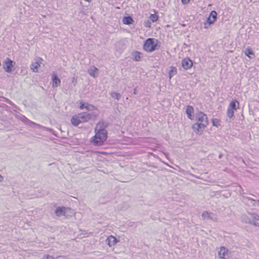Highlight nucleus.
<instances>
[{
	"label": "nucleus",
	"instance_id": "nucleus-1",
	"mask_svg": "<svg viewBox=\"0 0 259 259\" xmlns=\"http://www.w3.org/2000/svg\"><path fill=\"white\" fill-rule=\"evenodd\" d=\"M79 109L80 110L85 109L88 111L92 112V113H89L85 112H82L77 114L79 118L82 122H85L90 119H96L98 116V109L95 106L90 104L87 102L83 101L80 102Z\"/></svg>",
	"mask_w": 259,
	"mask_h": 259
},
{
	"label": "nucleus",
	"instance_id": "nucleus-2",
	"mask_svg": "<svg viewBox=\"0 0 259 259\" xmlns=\"http://www.w3.org/2000/svg\"><path fill=\"white\" fill-rule=\"evenodd\" d=\"M195 120L196 122L192 125V128L196 134L201 135L208 124V120L206 114L202 111L196 113Z\"/></svg>",
	"mask_w": 259,
	"mask_h": 259
},
{
	"label": "nucleus",
	"instance_id": "nucleus-3",
	"mask_svg": "<svg viewBox=\"0 0 259 259\" xmlns=\"http://www.w3.org/2000/svg\"><path fill=\"white\" fill-rule=\"evenodd\" d=\"M95 135L90 139V142L95 146H100L104 144L107 139V132H95Z\"/></svg>",
	"mask_w": 259,
	"mask_h": 259
},
{
	"label": "nucleus",
	"instance_id": "nucleus-4",
	"mask_svg": "<svg viewBox=\"0 0 259 259\" xmlns=\"http://www.w3.org/2000/svg\"><path fill=\"white\" fill-rule=\"evenodd\" d=\"M158 41L154 38L147 39L143 44V50L146 52L151 53L159 49Z\"/></svg>",
	"mask_w": 259,
	"mask_h": 259
},
{
	"label": "nucleus",
	"instance_id": "nucleus-5",
	"mask_svg": "<svg viewBox=\"0 0 259 259\" xmlns=\"http://www.w3.org/2000/svg\"><path fill=\"white\" fill-rule=\"evenodd\" d=\"M236 104L239 106V102L236 100H233L229 105L227 111V115L230 118L234 116V112L237 110Z\"/></svg>",
	"mask_w": 259,
	"mask_h": 259
},
{
	"label": "nucleus",
	"instance_id": "nucleus-6",
	"mask_svg": "<svg viewBox=\"0 0 259 259\" xmlns=\"http://www.w3.org/2000/svg\"><path fill=\"white\" fill-rule=\"evenodd\" d=\"M43 59L40 57H36L35 61L32 62L30 66L31 70L32 72L36 73L38 71V68L42 63Z\"/></svg>",
	"mask_w": 259,
	"mask_h": 259
},
{
	"label": "nucleus",
	"instance_id": "nucleus-7",
	"mask_svg": "<svg viewBox=\"0 0 259 259\" xmlns=\"http://www.w3.org/2000/svg\"><path fill=\"white\" fill-rule=\"evenodd\" d=\"M14 63L9 58H6L3 63V68L4 70L10 73L12 71V68L14 67Z\"/></svg>",
	"mask_w": 259,
	"mask_h": 259
},
{
	"label": "nucleus",
	"instance_id": "nucleus-8",
	"mask_svg": "<svg viewBox=\"0 0 259 259\" xmlns=\"http://www.w3.org/2000/svg\"><path fill=\"white\" fill-rule=\"evenodd\" d=\"M218 254L219 257L223 259H229V250L225 247L222 246L220 247V250L219 251Z\"/></svg>",
	"mask_w": 259,
	"mask_h": 259
},
{
	"label": "nucleus",
	"instance_id": "nucleus-9",
	"mask_svg": "<svg viewBox=\"0 0 259 259\" xmlns=\"http://www.w3.org/2000/svg\"><path fill=\"white\" fill-rule=\"evenodd\" d=\"M107 127V123L103 120H101L97 123L95 128V132H107L106 130Z\"/></svg>",
	"mask_w": 259,
	"mask_h": 259
},
{
	"label": "nucleus",
	"instance_id": "nucleus-10",
	"mask_svg": "<svg viewBox=\"0 0 259 259\" xmlns=\"http://www.w3.org/2000/svg\"><path fill=\"white\" fill-rule=\"evenodd\" d=\"M119 241L113 235L108 236L106 242L109 247H114Z\"/></svg>",
	"mask_w": 259,
	"mask_h": 259
},
{
	"label": "nucleus",
	"instance_id": "nucleus-11",
	"mask_svg": "<svg viewBox=\"0 0 259 259\" xmlns=\"http://www.w3.org/2000/svg\"><path fill=\"white\" fill-rule=\"evenodd\" d=\"M182 65L185 70H188L192 67L193 62L189 58H186L182 60Z\"/></svg>",
	"mask_w": 259,
	"mask_h": 259
},
{
	"label": "nucleus",
	"instance_id": "nucleus-12",
	"mask_svg": "<svg viewBox=\"0 0 259 259\" xmlns=\"http://www.w3.org/2000/svg\"><path fill=\"white\" fill-rule=\"evenodd\" d=\"M21 120L24 122L25 124L29 125V126L31 127H41V126L30 120L27 118H26L25 116L22 115L21 117Z\"/></svg>",
	"mask_w": 259,
	"mask_h": 259
},
{
	"label": "nucleus",
	"instance_id": "nucleus-13",
	"mask_svg": "<svg viewBox=\"0 0 259 259\" xmlns=\"http://www.w3.org/2000/svg\"><path fill=\"white\" fill-rule=\"evenodd\" d=\"M71 210V209L65 207H58L55 210V213L58 217L65 216L66 211Z\"/></svg>",
	"mask_w": 259,
	"mask_h": 259
},
{
	"label": "nucleus",
	"instance_id": "nucleus-14",
	"mask_svg": "<svg viewBox=\"0 0 259 259\" xmlns=\"http://www.w3.org/2000/svg\"><path fill=\"white\" fill-rule=\"evenodd\" d=\"M217 12L214 10L210 12L209 16L207 18L206 21L210 24H213L215 22V21L217 20Z\"/></svg>",
	"mask_w": 259,
	"mask_h": 259
},
{
	"label": "nucleus",
	"instance_id": "nucleus-15",
	"mask_svg": "<svg viewBox=\"0 0 259 259\" xmlns=\"http://www.w3.org/2000/svg\"><path fill=\"white\" fill-rule=\"evenodd\" d=\"M52 83L53 88L59 86L61 84V80L55 73L52 75Z\"/></svg>",
	"mask_w": 259,
	"mask_h": 259
},
{
	"label": "nucleus",
	"instance_id": "nucleus-16",
	"mask_svg": "<svg viewBox=\"0 0 259 259\" xmlns=\"http://www.w3.org/2000/svg\"><path fill=\"white\" fill-rule=\"evenodd\" d=\"M98 71L99 70L97 67L93 66L88 69V72L90 76L96 78L98 76Z\"/></svg>",
	"mask_w": 259,
	"mask_h": 259
},
{
	"label": "nucleus",
	"instance_id": "nucleus-17",
	"mask_svg": "<svg viewBox=\"0 0 259 259\" xmlns=\"http://www.w3.org/2000/svg\"><path fill=\"white\" fill-rule=\"evenodd\" d=\"M186 113L187 115V117L192 120L193 119V114L194 113V108L191 106H187L186 108Z\"/></svg>",
	"mask_w": 259,
	"mask_h": 259
},
{
	"label": "nucleus",
	"instance_id": "nucleus-18",
	"mask_svg": "<svg viewBox=\"0 0 259 259\" xmlns=\"http://www.w3.org/2000/svg\"><path fill=\"white\" fill-rule=\"evenodd\" d=\"M71 123L75 126H77L81 123L80 118H79L77 114H75L71 118Z\"/></svg>",
	"mask_w": 259,
	"mask_h": 259
},
{
	"label": "nucleus",
	"instance_id": "nucleus-19",
	"mask_svg": "<svg viewBox=\"0 0 259 259\" xmlns=\"http://www.w3.org/2000/svg\"><path fill=\"white\" fill-rule=\"evenodd\" d=\"M245 55L249 58L252 59L254 57V53L250 47H247L244 51Z\"/></svg>",
	"mask_w": 259,
	"mask_h": 259
},
{
	"label": "nucleus",
	"instance_id": "nucleus-20",
	"mask_svg": "<svg viewBox=\"0 0 259 259\" xmlns=\"http://www.w3.org/2000/svg\"><path fill=\"white\" fill-rule=\"evenodd\" d=\"M177 73V69L176 67L170 66L168 72L169 79H170L174 75Z\"/></svg>",
	"mask_w": 259,
	"mask_h": 259
},
{
	"label": "nucleus",
	"instance_id": "nucleus-21",
	"mask_svg": "<svg viewBox=\"0 0 259 259\" xmlns=\"http://www.w3.org/2000/svg\"><path fill=\"white\" fill-rule=\"evenodd\" d=\"M123 23L126 25L132 24L134 20L131 16L124 17L122 20Z\"/></svg>",
	"mask_w": 259,
	"mask_h": 259
},
{
	"label": "nucleus",
	"instance_id": "nucleus-22",
	"mask_svg": "<svg viewBox=\"0 0 259 259\" xmlns=\"http://www.w3.org/2000/svg\"><path fill=\"white\" fill-rule=\"evenodd\" d=\"M133 60L136 61H140L141 60V53L138 51H135L132 53Z\"/></svg>",
	"mask_w": 259,
	"mask_h": 259
},
{
	"label": "nucleus",
	"instance_id": "nucleus-23",
	"mask_svg": "<svg viewBox=\"0 0 259 259\" xmlns=\"http://www.w3.org/2000/svg\"><path fill=\"white\" fill-rule=\"evenodd\" d=\"M220 122H221V120L219 119L213 118L212 119V125L214 126H215L217 127H218L219 126L221 125Z\"/></svg>",
	"mask_w": 259,
	"mask_h": 259
},
{
	"label": "nucleus",
	"instance_id": "nucleus-24",
	"mask_svg": "<svg viewBox=\"0 0 259 259\" xmlns=\"http://www.w3.org/2000/svg\"><path fill=\"white\" fill-rule=\"evenodd\" d=\"M111 96L115 98L118 100H119L121 98V95L119 93L115 92H112L110 93Z\"/></svg>",
	"mask_w": 259,
	"mask_h": 259
},
{
	"label": "nucleus",
	"instance_id": "nucleus-25",
	"mask_svg": "<svg viewBox=\"0 0 259 259\" xmlns=\"http://www.w3.org/2000/svg\"><path fill=\"white\" fill-rule=\"evenodd\" d=\"M149 18L152 22H155L158 20V16L156 14H151Z\"/></svg>",
	"mask_w": 259,
	"mask_h": 259
},
{
	"label": "nucleus",
	"instance_id": "nucleus-26",
	"mask_svg": "<svg viewBox=\"0 0 259 259\" xmlns=\"http://www.w3.org/2000/svg\"><path fill=\"white\" fill-rule=\"evenodd\" d=\"M252 223L256 226L259 227V216L256 215L253 218Z\"/></svg>",
	"mask_w": 259,
	"mask_h": 259
},
{
	"label": "nucleus",
	"instance_id": "nucleus-27",
	"mask_svg": "<svg viewBox=\"0 0 259 259\" xmlns=\"http://www.w3.org/2000/svg\"><path fill=\"white\" fill-rule=\"evenodd\" d=\"M202 217L205 219L206 218H210V214L208 211H204L202 214Z\"/></svg>",
	"mask_w": 259,
	"mask_h": 259
},
{
	"label": "nucleus",
	"instance_id": "nucleus-28",
	"mask_svg": "<svg viewBox=\"0 0 259 259\" xmlns=\"http://www.w3.org/2000/svg\"><path fill=\"white\" fill-rule=\"evenodd\" d=\"M203 24H204V28L205 29H208L209 27V26L211 25V24H210L209 23H208L207 21L204 22L203 23Z\"/></svg>",
	"mask_w": 259,
	"mask_h": 259
},
{
	"label": "nucleus",
	"instance_id": "nucleus-29",
	"mask_svg": "<svg viewBox=\"0 0 259 259\" xmlns=\"http://www.w3.org/2000/svg\"><path fill=\"white\" fill-rule=\"evenodd\" d=\"M144 26L146 27L150 28L151 27V22L149 21H147L144 23Z\"/></svg>",
	"mask_w": 259,
	"mask_h": 259
},
{
	"label": "nucleus",
	"instance_id": "nucleus-30",
	"mask_svg": "<svg viewBox=\"0 0 259 259\" xmlns=\"http://www.w3.org/2000/svg\"><path fill=\"white\" fill-rule=\"evenodd\" d=\"M77 79L75 77H73L72 78V82L73 83L74 85L75 86L77 83Z\"/></svg>",
	"mask_w": 259,
	"mask_h": 259
},
{
	"label": "nucleus",
	"instance_id": "nucleus-31",
	"mask_svg": "<svg viewBox=\"0 0 259 259\" xmlns=\"http://www.w3.org/2000/svg\"><path fill=\"white\" fill-rule=\"evenodd\" d=\"M191 0H181V3L183 5H187L190 2Z\"/></svg>",
	"mask_w": 259,
	"mask_h": 259
},
{
	"label": "nucleus",
	"instance_id": "nucleus-32",
	"mask_svg": "<svg viewBox=\"0 0 259 259\" xmlns=\"http://www.w3.org/2000/svg\"><path fill=\"white\" fill-rule=\"evenodd\" d=\"M143 140H144V142H149V141L150 140V138H144V139H143Z\"/></svg>",
	"mask_w": 259,
	"mask_h": 259
},
{
	"label": "nucleus",
	"instance_id": "nucleus-33",
	"mask_svg": "<svg viewBox=\"0 0 259 259\" xmlns=\"http://www.w3.org/2000/svg\"><path fill=\"white\" fill-rule=\"evenodd\" d=\"M84 1L86 2H90L92 1V0H84Z\"/></svg>",
	"mask_w": 259,
	"mask_h": 259
},
{
	"label": "nucleus",
	"instance_id": "nucleus-34",
	"mask_svg": "<svg viewBox=\"0 0 259 259\" xmlns=\"http://www.w3.org/2000/svg\"><path fill=\"white\" fill-rule=\"evenodd\" d=\"M99 153H102V154H105L106 153V152H100Z\"/></svg>",
	"mask_w": 259,
	"mask_h": 259
},
{
	"label": "nucleus",
	"instance_id": "nucleus-35",
	"mask_svg": "<svg viewBox=\"0 0 259 259\" xmlns=\"http://www.w3.org/2000/svg\"><path fill=\"white\" fill-rule=\"evenodd\" d=\"M0 178H3L1 175H0Z\"/></svg>",
	"mask_w": 259,
	"mask_h": 259
}]
</instances>
